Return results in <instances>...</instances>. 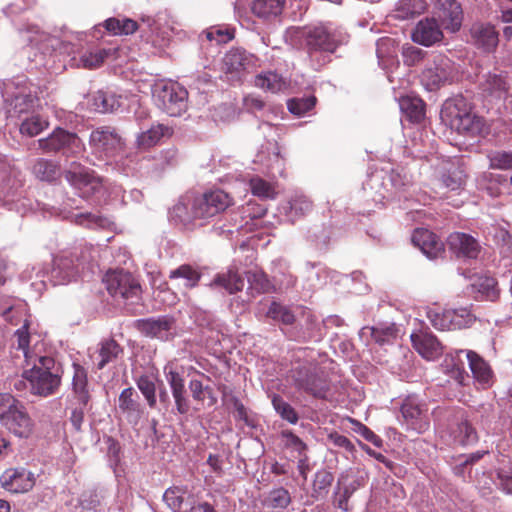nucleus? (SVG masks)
Segmentation results:
<instances>
[{
	"label": "nucleus",
	"instance_id": "nucleus-26",
	"mask_svg": "<svg viewBox=\"0 0 512 512\" xmlns=\"http://www.w3.org/2000/svg\"><path fill=\"white\" fill-rule=\"evenodd\" d=\"M174 320L168 316L138 320V329L149 337L167 340Z\"/></svg>",
	"mask_w": 512,
	"mask_h": 512
},
{
	"label": "nucleus",
	"instance_id": "nucleus-35",
	"mask_svg": "<svg viewBox=\"0 0 512 512\" xmlns=\"http://www.w3.org/2000/svg\"><path fill=\"white\" fill-rule=\"evenodd\" d=\"M173 131L169 126L164 124L152 125L150 129L142 132L137 137L138 147L148 149L160 142L162 138L170 137Z\"/></svg>",
	"mask_w": 512,
	"mask_h": 512
},
{
	"label": "nucleus",
	"instance_id": "nucleus-47",
	"mask_svg": "<svg viewBox=\"0 0 512 512\" xmlns=\"http://www.w3.org/2000/svg\"><path fill=\"white\" fill-rule=\"evenodd\" d=\"M286 0H258V19L272 21L278 18L285 6Z\"/></svg>",
	"mask_w": 512,
	"mask_h": 512
},
{
	"label": "nucleus",
	"instance_id": "nucleus-62",
	"mask_svg": "<svg viewBox=\"0 0 512 512\" xmlns=\"http://www.w3.org/2000/svg\"><path fill=\"white\" fill-rule=\"evenodd\" d=\"M494 240L504 256L512 255V235L504 228H496Z\"/></svg>",
	"mask_w": 512,
	"mask_h": 512
},
{
	"label": "nucleus",
	"instance_id": "nucleus-46",
	"mask_svg": "<svg viewBox=\"0 0 512 512\" xmlns=\"http://www.w3.org/2000/svg\"><path fill=\"white\" fill-rule=\"evenodd\" d=\"M202 36L209 42L226 44L234 39L235 28L229 25H214L203 31Z\"/></svg>",
	"mask_w": 512,
	"mask_h": 512
},
{
	"label": "nucleus",
	"instance_id": "nucleus-54",
	"mask_svg": "<svg viewBox=\"0 0 512 512\" xmlns=\"http://www.w3.org/2000/svg\"><path fill=\"white\" fill-rule=\"evenodd\" d=\"M48 123L38 115H33L22 121L20 125V133L29 137H34L40 134Z\"/></svg>",
	"mask_w": 512,
	"mask_h": 512
},
{
	"label": "nucleus",
	"instance_id": "nucleus-15",
	"mask_svg": "<svg viewBox=\"0 0 512 512\" xmlns=\"http://www.w3.org/2000/svg\"><path fill=\"white\" fill-rule=\"evenodd\" d=\"M400 411L407 429L417 433H423L428 429L427 407L416 397H407L403 401Z\"/></svg>",
	"mask_w": 512,
	"mask_h": 512
},
{
	"label": "nucleus",
	"instance_id": "nucleus-28",
	"mask_svg": "<svg viewBox=\"0 0 512 512\" xmlns=\"http://www.w3.org/2000/svg\"><path fill=\"white\" fill-rule=\"evenodd\" d=\"M118 407L130 422L137 423L143 413L137 392L132 388H125L119 395Z\"/></svg>",
	"mask_w": 512,
	"mask_h": 512
},
{
	"label": "nucleus",
	"instance_id": "nucleus-5",
	"mask_svg": "<svg viewBox=\"0 0 512 512\" xmlns=\"http://www.w3.org/2000/svg\"><path fill=\"white\" fill-rule=\"evenodd\" d=\"M411 184V177L404 168L379 169L372 172L366 180L365 188L373 191L378 197L376 202L393 200Z\"/></svg>",
	"mask_w": 512,
	"mask_h": 512
},
{
	"label": "nucleus",
	"instance_id": "nucleus-53",
	"mask_svg": "<svg viewBox=\"0 0 512 512\" xmlns=\"http://www.w3.org/2000/svg\"><path fill=\"white\" fill-rule=\"evenodd\" d=\"M316 104L315 96L295 97L287 101L288 110L297 116H302L310 111Z\"/></svg>",
	"mask_w": 512,
	"mask_h": 512
},
{
	"label": "nucleus",
	"instance_id": "nucleus-1",
	"mask_svg": "<svg viewBox=\"0 0 512 512\" xmlns=\"http://www.w3.org/2000/svg\"><path fill=\"white\" fill-rule=\"evenodd\" d=\"M28 323L15 332L18 348L24 352L26 367L23 375L28 380L29 392L40 397H49L54 395L60 388L63 368L61 363L57 362L50 355H41L34 350H30Z\"/></svg>",
	"mask_w": 512,
	"mask_h": 512
},
{
	"label": "nucleus",
	"instance_id": "nucleus-16",
	"mask_svg": "<svg viewBox=\"0 0 512 512\" xmlns=\"http://www.w3.org/2000/svg\"><path fill=\"white\" fill-rule=\"evenodd\" d=\"M192 198L187 192L169 209V220L184 230H195L201 227L196 210L192 209Z\"/></svg>",
	"mask_w": 512,
	"mask_h": 512
},
{
	"label": "nucleus",
	"instance_id": "nucleus-44",
	"mask_svg": "<svg viewBox=\"0 0 512 512\" xmlns=\"http://www.w3.org/2000/svg\"><path fill=\"white\" fill-rule=\"evenodd\" d=\"M121 354H123V348L114 339L102 341L98 352L100 360L97 363V368L99 370L103 369L108 363L116 360Z\"/></svg>",
	"mask_w": 512,
	"mask_h": 512
},
{
	"label": "nucleus",
	"instance_id": "nucleus-55",
	"mask_svg": "<svg viewBox=\"0 0 512 512\" xmlns=\"http://www.w3.org/2000/svg\"><path fill=\"white\" fill-rule=\"evenodd\" d=\"M454 434L456 440L463 445L472 444L478 440L475 428L466 419L458 423Z\"/></svg>",
	"mask_w": 512,
	"mask_h": 512
},
{
	"label": "nucleus",
	"instance_id": "nucleus-29",
	"mask_svg": "<svg viewBox=\"0 0 512 512\" xmlns=\"http://www.w3.org/2000/svg\"><path fill=\"white\" fill-rule=\"evenodd\" d=\"M261 163L266 167L262 172L267 176L274 179L277 175H283L284 163L275 140L273 142L269 141L266 151L261 152Z\"/></svg>",
	"mask_w": 512,
	"mask_h": 512
},
{
	"label": "nucleus",
	"instance_id": "nucleus-8",
	"mask_svg": "<svg viewBox=\"0 0 512 512\" xmlns=\"http://www.w3.org/2000/svg\"><path fill=\"white\" fill-rule=\"evenodd\" d=\"M192 198V209L196 210L201 227L210 218L225 211L231 205V198L228 193L221 189L206 191L203 194L188 192Z\"/></svg>",
	"mask_w": 512,
	"mask_h": 512
},
{
	"label": "nucleus",
	"instance_id": "nucleus-38",
	"mask_svg": "<svg viewBox=\"0 0 512 512\" xmlns=\"http://www.w3.org/2000/svg\"><path fill=\"white\" fill-rule=\"evenodd\" d=\"M33 174L41 181L53 182L60 178V165L53 160L39 158L33 165Z\"/></svg>",
	"mask_w": 512,
	"mask_h": 512
},
{
	"label": "nucleus",
	"instance_id": "nucleus-17",
	"mask_svg": "<svg viewBox=\"0 0 512 512\" xmlns=\"http://www.w3.org/2000/svg\"><path fill=\"white\" fill-rule=\"evenodd\" d=\"M451 253L458 259H477L482 247L479 241L470 234L453 232L447 238Z\"/></svg>",
	"mask_w": 512,
	"mask_h": 512
},
{
	"label": "nucleus",
	"instance_id": "nucleus-39",
	"mask_svg": "<svg viewBox=\"0 0 512 512\" xmlns=\"http://www.w3.org/2000/svg\"><path fill=\"white\" fill-rule=\"evenodd\" d=\"M480 88L490 96L501 98L508 89V83L502 74L488 73L483 76Z\"/></svg>",
	"mask_w": 512,
	"mask_h": 512
},
{
	"label": "nucleus",
	"instance_id": "nucleus-9",
	"mask_svg": "<svg viewBox=\"0 0 512 512\" xmlns=\"http://www.w3.org/2000/svg\"><path fill=\"white\" fill-rule=\"evenodd\" d=\"M158 107L169 116L177 117L187 109L188 92L178 83H166L155 90Z\"/></svg>",
	"mask_w": 512,
	"mask_h": 512
},
{
	"label": "nucleus",
	"instance_id": "nucleus-13",
	"mask_svg": "<svg viewBox=\"0 0 512 512\" xmlns=\"http://www.w3.org/2000/svg\"><path fill=\"white\" fill-rule=\"evenodd\" d=\"M65 179L81 192L82 197H90L102 189V180L93 171L72 163L70 168L64 172Z\"/></svg>",
	"mask_w": 512,
	"mask_h": 512
},
{
	"label": "nucleus",
	"instance_id": "nucleus-7",
	"mask_svg": "<svg viewBox=\"0 0 512 512\" xmlns=\"http://www.w3.org/2000/svg\"><path fill=\"white\" fill-rule=\"evenodd\" d=\"M103 282L108 293L116 300L138 303L142 288L139 280L129 271L116 269L108 271Z\"/></svg>",
	"mask_w": 512,
	"mask_h": 512
},
{
	"label": "nucleus",
	"instance_id": "nucleus-37",
	"mask_svg": "<svg viewBox=\"0 0 512 512\" xmlns=\"http://www.w3.org/2000/svg\"><path fill=\"white\" fill-rule=\"evenodd\" d=\"M255 245L256 239L255 236L252 235L246 240H243L238 247L241 257L243 258L244 266L249 268L245 273L247 274L248 282L250 283L256 280V272L253 269L256 262Z\"/></svg>",
	"mask_w": 512,
	"mask_h": 512
},
{
	"label": "nucleus",
	"instance_id": "nucleus-2",
	"mask_svg": "<svg viewBox=\"0 0 512 512\" xmlns=\"http://www.w3.org/2000/svg\"><path fill=\"white\" fill-rule=\"evenodd\" d=\"M440 117L446 126L465 137H482L488 133L485 120L472 111L469 102L461 95L444 102Z\"/></svg>",
	"mask_w": 512,
	"mask_h": 512
},
{
	"label": "nucleus",
	"instance_id": "nucleus-12",
	"mask_svg": "<svg viewBox=\"0 0 512 512\" xmlns=\"http://www.w3.org/2000/svg\"><path fill=\"white\" fill-rule=\"evenodd\" d=\"M39 147L46 153H58L69 156L81 149V140L77 134L64 130L55 129L47 138L40 139Z\"/></svg>",
	"mask_w": 512,
	"mask_h": 512
},
{
	"label": "nucleus",
	"instance_id": "nucleus-18",
	"mask_svg": "<svg viewBox=\"0 0 512 512\" xmlns=\"http://www.w3.org/2000/svg\"><path fill=\"white\" fill-rule=\"evenodd\" d=\"M470 41L478 49L491 53L496 50L499 43V32L491 23L476 22L470 30Z\"/></svg>",
	"mask_w": 512,
	"mask_h": 512
},
{
	"label": "nucleus",
	"instance_id": "nucleus-43",
	"mask_svg": "<svg viewBox=\"0 0 512 512\" xmlns=\"http://www.w3.org/2000/svg\"><path fill=\"white\" fill-rule=\"evenodd\" d=\"M291 503V496L287 489L279 487L271 490L265 495L261 504L263 508L274 510V509H285Z\"/></svg>",
	"mask_w": 512,
	"mask_h": 512
},
{
	"label": "nucleus",
	"instance_id": "nucleus-41",
	"mask_svg": "<svg viewBox=\"0 0 512 512\" xmlns=\"http://www.w3.org/2000/svg\"><path fill=\"white\" fill-rule=\"evenodd\" d=\"M333 481L334 475L330 471L326 469L317 471L312 484L311 497L314 500L326 498Z\"/></svg>",
	"mask_w": 512,
	"mask_h": 512
},
{
	"label": "nucleus",
	"instance_id": "nucleus-61",
	"mask_svg": "<svg viewBox=\"0 0 512 512\" xmlns=\"http://www.w3.org/2000/svg\"><path fill=\"white\" fill-rule=\"evenodd\" d=\"M163 500L173 512H183L187 506L184 505V499L178 488L167 489L163 495Z\"/></svg>",
	"mask_w": 512,
	"mask_h": 512
},
{
	"label": "nucleus",
	"instance_id": "nucleus-57",
	"mask_svg": "<svg viewBox=\"0 0 512 512\" xmlns=\"http://www.w3.org/2000/svg\"><path fill=\"white\" fill-rule=\"evenodd\" d=\"M453 320L452 330L470 327L476 320L468 308L450 309Z\"/></svg>",
	"mask_w": 512,
	"mask_h": 512
},
{
	"label": "nucleus",
	"instance_id": "nucleus-3",
	"mask_svg": "<svg viewBox=\"0 0 512 512\" xmlns=\"http://www.w3.org/2000/svg\"><path fill=\"white\" fill-rule=\"evenodd\" d=\"M302 38L310 65L314 70H319L329 63L331 54L346 41L344 34L324 26L304 29Z\"/></svg>",
	"mask_w": 512,
	"mask_h": 512
},
{
	"label": "nucleus",
	"instance_id": "nucleus-27",
	"mask_svg": "<svg viewBox=\"0 0 512 512\" xmlns=\"http://www.w3.org/2000/svg\"><path fill=\"white\" fill-rule=\"evenodd\" d=\"M140 27L141 25L137 21L122 14L109 17L96 26L98 29L103 28L106 33L112 36L131 35L140 29Z\"/></svg>",
	"mask_w": 512,
	"mask_h": 512
},
{
	"label": "nucleus",
	"instance_id": "nucleus-11",
	"mask_svg": "<svg viewBox=\"0 0 512 512\" xmlns=\"http://www.w3.org/2000/svg\"><path fill=\"white\" fill-rule=\"evenodd\" d=\"M89 146L100 157H114L123 148L122 138L112 126H100L92 130Z\"/></svg>",
	"mask_w": 512,
	"mask_h": 512
},
{
	"label": "nucleus",
	"instance_id": "nucleus-48",
	"mask_svg": "<svg viewBox=\"0 0 512 512\" xmlns=\"http://www.w3.org/2000/svg\"><path fill=\"white\" fill-rule=\"evenodd\" d=\"M170 279L182 278L185 280L184 286L186 288H193L198 285L201 274L189 264H183L178 268L171 270L169 274Z\"/></svg>",
	"mask_w": 512,
	"mask_h": 512
},
{
	"label": "nucleus",
	"instance_id": "nucleus-23",
	"mask_svg": "<svg viewBox=\"0 0 512 512\" xmlns=\"http://www.w3.org/2000/svg\"><path fill=\"white\" fill-rule=\"evenodd\" d=\"M411 240L430 259H435L444 253L442 241L427 229H416L412 234Z\"/></svg>",
	"mask_w": 512,
	"mask_h": 512
},
{
	"label": "nucleus",
	"instance_id": "nucleus-32",
	"mask_svg": "<svg viewBox=\"0 0 512 512\" xmlns=\"http://www.w3.org/2000/svg\"><path fill=\"white\" fill-rule=\"evenodd\" d=\"M472 293L477 300H486L494 302L499 297V289L497 287V281L495 278L490 276L478 277L471 284Z\"/></svg>",
	"mask_w": 512,
	"mask_h": 512
},
{
	"label": "nucleus",
	"instance_id": "nucleus-42",
	"mask_svg": "<svg viewBox=\"0 0 512 512\" xmlns=\"http://www.w3.org/2000/svg\"><path fill=\"white\" fill-rule=\"evenodd\" d=\"M344 476L342 475L338 481H337V487L334 492V500L333 505L343 511H348V502L350 497L353 495V493L362 486V483L359 479L354 480L353 482L349 483L348 485L344 486V488L341 490L340 485L342 481L344 480Z\"/></svg>",
	"mask_w": 512,
	"mask_h": 512
},
{
	"label": "nucleus",
	"instance_id": "nucleus-40",
	"mask_svg": "<svg viewBox=\"0 0 512 512\" xmlns=\"http://www.w3.org/2000/svg\"><path fill=\"white\" fill-rule=\"evenodd\" d=\"M136 385L144 396L150 408L154 409L157 405L156 391L160 381L153 374H142L136 380Z\"/></svg>",
	"mask_w": 512,
	"mask_h": 512
},
{
	"label": "nucleus",
	"instance_id": "nucleus-36",
	"mask_svg": "<svg viewBox=\"0 0 512 512\" xmlns=\"http://www.w3.org/2000/svg\"><path fill=\"white\" fill-rule=\"evenodd\" d=\"M399 106L409 121L421 122L425 117V103L422 99L414 96H405L400 99Z\"/></svg>",
	"mask_w": 512,
	"mask_h": 512
},
{
	"label": "nucleus",
	"instance_id": "nucleus-19",
	"mask_svg": "<svg viewBox=\"0 0 512 512\" xmlns=\"http://www.w3.org/2000/svg\"><path fill=\"white\" fill-rule=\"evenodd\" d=\"M293 377L299 389L317 398L326 397L329 385L323 377L312 373L306 367L297 369Z\"/></svg>",
	"mask_w": 512,
	"mask_h": 512
},
{
	"label": "nucleus",
	"instance_id": "nucleus-60",
	"mask_svg": "<svg viewBox=\"0 0 512 512\" xmlns=\"http://www.w3.org/2000/svg\"><path fill=\"white\" fill-rule=\"evenodd\" d=\"M451 315L450 309L442 312L430 311L428 318L434 328L442 331L452 330L453 320L451 319Z\"/></svg>",
	"mask_w": 512,
	"mask_h": 512
},
{
	"label": "nucleus",
	"instance_id": "nucleus-20",
	"mask_svg": "<svg viewBox=\"0 0 512 512\" xmlns=\"http://www.w3.org/2000/svg\"><path fill=\"white\" fill-rule=\"evenodd\" d=\"M251 62L252 58L246 54L245 50L232 48L222 59L221 71L225 74L227 81H238L241 72L245 71Z\"/></svg>",
	"mask_w": 512,
	"mask_h": 512
},
{
	"label": "nucleus",
	"instance_id": "nucleus-64",
	"mask_svg": "<svg viewBox=\"0 0 512 512\" xmlns=\"http://www.w3.org/2000/svg\"><path fill=\"white\" fill-rule=\"evenodd\" d=\"M495 483L504 492L512 495V468L510 471L499 469L496 473Z\"/></svg>",
	"mask_w": 512,
	"mask_h": 512
},
{
	"label": "nucleus",
	"instance_id": "nucleus-4",
	"mask_svg": "<svg viewBox=\"0 0 512 512\" xmlns=\"http://www.w3.org/2000/svg\"><path fill=\"white\" fill-rule=\"evenodd\" d=\"M93 247L80 245L70 251H64L53 259L50 281L54 285H65L74 281L80 272L93 260Z\"/></svg>",
	"mask_w": 512,
	"mask_h": 512
},
{
	"label": "nucleus",
	"instance_id": "nucleus-63",
	"mask_svg": "<svg viewBox=\"0 0 512 512\" xmlns=\"http://www.w3.org/2000/svg\"><path fill=\"white\" fill-rule=\"evenodd\" d=\"M189 389L193 399L196 401L202 402L205 398V395H208L211 398V405L216 402V399L212 397V388L209 386H204L200 380L192 379L189 382Z\"/></svg>",
	"mask_w": 512,
	"mask_h": 512
},
{
	"label": "nucleus",
	"instance_id": "nucleus-22",
	"mask_svg": "<svg viewBox=\"0 0 512 512\" xmlns=\"http://www.w3.org/2000/svg\"><path fill=\"white\" fill-rule=\"evenodd\" d=\"M2 487L12 493H24L34 486V478L31 472L24 468L6 470L0 477Z\"/></svg>",
	"mask_w": 512,
	"mask_h": 512
},
{
	"label": "nucleus",
	"instance_id": "nucleus-58",
	"mask_svg": "<svg viewBox=\"0 0 512 512\" xmlns=\"http://www.w3.org/2000/svg\"><path fill=\"white\" fill-rule=\"evenodd\" d=\"M427 52L419 47L406 44L402 47V58L404 65L413 67L422 62Z\"/></svg>",
	"mask_w": 512,
	"mask_h": 512
},
{
	"label": "nucleus",
	"instance_id": "nucleus-52",
	"mask_svg": "<svg viewBox=\"0 0 512 512\" xmlns=\"http://www.w3.org/2000/svg\"><path fill=\"white\" fill-rule=\"evenodd\" d=\"M266 317L279 321L285 325H291L295 321V316L292 311L277 302L271 303L266 312Z\"/></svg>",
	"mask_w": 512,
	"mask_h": 512
},
{
	"label": "nucleus",
	"instance_id": "nucleus-24",
	"mask_svg": "<svg viewBox=\"0 0 512 512\" xmlns=\"http://www.w3.org/2000/svg\"><path fill=\"white\" fill-rule=\"evenodd\" d=\"M439 18L445 29L457 32L463 20V11L460 3L456 0H437Z\"/></svg>",
	"mask_w": 512,
	"mask_h": 512
},
{
	"label": "nucleus",
	"instance_id": "nucleus-49",
	"mask_svg": "<svg viewBox=\"0 0 512 512\" xmlns=\"http://www.w3.org/2000/svg\"><path fill=\"white\" fill-rule=\"evenodd\" d=\"M258 86L271 93H278L287 88V82L281 75L269 71L258 75Z\"/></svg>",
	"mask_w": 512,
	"mask_h": 512
},
{
	"label": "nucleus",
	"instance_id": "nucleus-31",
	"mask_svg": "<svg viewBox=\"0 0 512 512\" xmlns=\"http://www.w3.org/2000/svg\"><path fill=\"white\" fill-rule=\"evenodd\" d=\"M458 353H464L466 355L473 377L479 383L489 385L493 376V372L488 362H486L483 357L472 350H459Z\"/></svg>",
	"mask_w": 512,
	"mask_h": 512
},
{
	"label": "nucleus",
	"instance_id": "nucleus-10",
	"mask_svg": "<svg viewBox=\"0 0 512 512\" xmlns=\"http://www.w3.org/2000/svg\"><path fill=\"white\" fill-rule=\"evenodd\" d=\"M453 78V65L450 59L437 55L427 63L420 75V82L428 91H436L450 83Z\"/></svg>",
	"mask_w": 512,
	"mask_h": 512
},
{
	"label": "nucleus",
	"instance_id": "nucleus-33",
	"mask_svg": "<svg viewBox=\"0 0 512 512\" xmlns=\"http://www.w3.org/2000/svg\"><path fill=\"white\" fill-rule=\"evenodd\" d=\"M212 285L223 288L229 294H234L243 289L244 278L238 273L237 268L231 266L226 271L218 273Z\"/></svg>",
	"mask_w": 512,
	"mask_h": 512
},
{
	"label": "nucleus",
	"instance_id": "nucleus-25",
	"mask_svg": "<svg viewBox=\"0 0 512 512\" xmlns=\"http://www.w3.org/2000/svg\"><path fill=\"white\" fill-rule=\"evenodd\" d=\"M413 347L418 353L428 359H435L442 354V345L438 339L430 332L419 331L411 335Z\"/></svg>",
	"mask_w": 512,
	"mask_h": 512
},
{
	"label": "nucleus",
	"instance_id": "nucleus-50",
	"mask_svg": "<svg viewBox=\"0 0 512 512\" xmlns=\"http://www.w3.org/2000/svg\"><path fill=\"white\" fill-rule=\"evenodd\" d=\"M487 158L491 169L512 170V151H491L488 153Z\"/></svg>",
	"mask_w": 512,
	"mask_h": 512
},
{
	"label": "nucleus",
	"instance_id": "nucleus-59",
	"mask_svg": "<svg viewBox=\"0 0 512 512\" xmlns=\"http://www.w3.org/2000/svg\"><path fill=\"white\" fill-rule=\"evenodd\" d=\"M109 51L106 49H97L95 51L84 53L80 61L83 67L94 69L100 67L108 57Z\"/></svg>",
	"mask_w": 512,
	"mask_h": 512
},
{
	"label": "nucleus",
	"instance_id": "nucleus-34",
	"mask_svg": "<svg viewBox=\"0 0 512 512\" xmlns=\"http://www.w3.org/2000/svg\"><path fill=\"white\" fill-rule=\"evenodd\" d=\"M122 105V97L115 93L99 90L91 99L92 108L99 113H112Z\"/></svg>",
	"mask_w": 512,
	"mask_h": 512
},
{
	"label": "nucleus",
	"instance_id": "nucleus-56",
	"mask_svg": "<svg viewBox=\"0 0 512 512\" xmlns=\"http://www.w3.org/2000/svg\"><path fill=\"white\" fill-rule=\"evenodd\" d=\"M272 404L282 419L288 421L291 424H295L298 421V414L296 413L295 409L281 396L273 395Z\"/></svg>",
	"mask_w": 512,
	"mask_h": 512
},
{
	"label": "nucleus",
	"instance_id": "nucleus-14",
	"mask_svg": "<svg viewBox=\"0 0 512 512\" xmlns=\"http://www.w3.org/2000/svg\"><path fill=\"white\" fill-rule=\"evenodd\" d=\"M2 95L17 115L32 112L39 102L35 93L26 87H15L14 82L4 84Z\"/></svg>",
	"mask_w": 512,
	"mask_h": 512
},
{
	"label": "nucleus",
	"instance_id": "nucleus-45",
	"mask_svg": "<svg viewBox=\"0 0 512 512\" xmlns=\"http://www.w3.org/2000/svg\"><path fill=\"white\" fill-rule=\"evenodd\" d=\"M369 333L372 339L380 344L384 345L386 343H390L397 336V328L394 324L390 325H380L375 327H363L360 331V335H366Z\"/></svg>",
	"mask_w": 512,
	"mask_h": 512
},
{
	"label": "nucleus",
	"instance_id": "nucleus-51",
	"mask_svg": "<svg viewBox=\"0 0 512 512\" xmlns=\"http://www.w3.org/2000/svg\"><path fill=\"white\" fill-rule=\"evenodd\" d=\"M424 0H401L397 8V16L402 19L413 18L425 10Z\"/></svg>",
	"mask_w": 512,
	"mask_h": 512
},
{
	"label": "nucleus",
	"instance_id": "nucleus-30",
	"mask_svg": "<svg viewBox=\"0 0 512 512\" xmlns=\"http://www.w3.org/2000/svg\"><path fill=\"white\" fill-rule=\"evenodd\" d=\"M72 399L78 404L88 405L91 395L88 389V377L86 369L80 364L73 363Z\"/></svg>",
	"mask_w": 512,
	"mask_h": 512
},
{
	"label": "nucleus",
	"instance_id": "nucleus-6",
	"mask_svg": "<svg viewBox=\"0 0 512 512\" xmlns=\"http://www.w3.org/2000/svg\"><path fill=\"white\" fill-rule=\"evenodd\" d=\"M0 420L15 436L27 438L33 431V421L24 404L9 393H0Z\"/></svg>",
	"mask_w": 512,
	"mask_h": 512
},
{
	"label": "nucleus",
	"instance_id": "nucleus-21",
	"mask_svg": "<svg viewBox=\"0 0 512 512\" xmlns=\"http://www.w3.org/2000/svg\"><path fill=\"white\" fill-rule=\"evenodd\" d=\"M444 37L443 31L435 18H424L420 20L411 33L414 43L430 47L440 42Z\"/></svg>",
	"mask_w": 512,
	"mask_h": 512
}]
</instances>
